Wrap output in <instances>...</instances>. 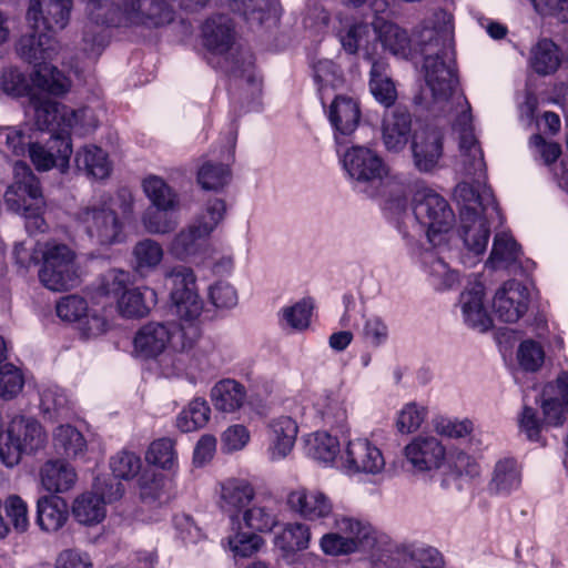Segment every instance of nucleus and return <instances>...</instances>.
Returning a JSON list of instances; mask_svg holds the SVG:
<instances>
[{
  "mask_svg": "<svg viewBox=\"0 0 568 568\" xmlns=\"http://www.w3.org/2000/svg\"><path fill=\"white\" fill-rule=\"evenodd\" d=\"M172 280L171 292L173 312L185 322L181 325H165L151 322L143 325L133 339L134 354L141 358H153L170 345L175 352L191 349L199 338V327L194 321L202 312V301L196 290V277L192 268L178 265L168 272Z\"/></svg>",
  "mask_w": 568,
  "mask_h": 568,
  "instance_id": "obj_1",
  "label": "nucleus"
},
{
  "mask_svg": "<svg viewBox=\"0 0 568 568\" xmlns=\"http://www.w3.org/2000/svg\"><path fill=\"white\" fill-rule=\"evenodd\" d=\"M342 162L359 192L369 197H382L384 209L395 216L407 214L408 185L400 176L389 173L375 151L366 146H352L344 153Z\"/></svg>",
  "mask_w": 568,
  "mask_h": 568,
  "instance_id": "obj_2",
  "label": "nucleus"
},
{
  "mask_svg": "<svg viewBox=\"0 0 568 568\" xmlns=\"http://www.w3.org/2000/svg\"><path fill=\"white\" fill-rule=\"evenodd\" d=\"M459 171L471 178V182H460L454 191L459 205V234L465 246L479 255L487 248L490 235L489 220L493 219V214L498 215V206L490 187L486 185L485 162L480 171H468L465 163H460Z\"/></svg>",
  "mask_w": 568,
  "mask_h": 568,
  "instance_id": "obj_3",
  "label": "nucleus"
},
{
  "mask_svg": "<svg viewBox=\"0 0 568 568\" xmlns=\"http://www.w3.org/2000/svg\"><path fill=\"white\" fill-rule=\"evenodd\" d=\"M423 94L430 95L435 104H443V111L454 114L453 129L458 134L459 162L467 170L480 171L484 168V154L474 133L470 104L459 88L456 73H425Z\"/></svg>",
  "mask_w": 568,
  "mask_h": 568,
  "instance_id": "obj_4",
  "label": "nucleus"
},
{
  "mask_svg": "<svg viewBox=\"0 0 568 568\" xmlns=\"http://www.w3.org/2000/svg\"><path fill=\"white\" fill-rule=\"evenodd\" d=\"M48 92H39L34 101H30L34 110V123L41 131L53 132V135H70L73 130L80 135L92 132L98 120L89 108L74 110L60 102L44 99Z\"/></svg>",
  "mask_w": 568,
  "mask_h": 568,
  "instance_id": "obj_5",
  "label": "nucleus"
},
{
  "mask_svg": "<svg viewBox=\"0 0 568 568\" xmlns=\"http://www.w3.org/2000/svg\"><path fill=\"white\" fill-rule=\"evenodd\" d=\"M415 37L424 55L422 71H454V61L444 51L454 37L452 13L443 9L434 11L420 23Z\"/></svg>",
  "mask_w": 568,
  "mask_h": 568,
  "instance_id": "obj_6",
  "label": "nucleus"
},
{
  "mask_svg": "<svg viewBox=\"0 0 568 568\" xmlns=\"http://www.w3.org/2000/svg\"><path fill=\"white\" fill-rule=\"evenodd\" d=\"M112 197L102 196L79 209L75 221L89 241L104 248L123 243L126 239L122 219L111 206Z\"/></svg>",
  "mask_w": 568,
  "mask_h": 568,
  "instance_id": "obj_7",
  "label": "nucleus"
},
{
  "mask_svg": "<svg viewBox=\"0 0 568 568\" xmlns=\"http://www.w3.org/2000/svg\"><path fill=\"white\" fill-rule=\"evenodd\" d=\"M413 215L417 227L425 233L428 242L440 246L455 223V213L448 201L436 191L424 187L413 199Z\"/></svg>",
  "mask_w": 568,
  "mask_h": 568,
  "instance_id": "obj_8",
  "label": "nucleus"
},
{
  "mask_svg": "<svg viewBox=\"0 0 568 568\" xmlns=\"http://www.w3.org/2000/svg\"><path fill=\"white\" fill-rule=\"evenodd\" d=\"M36 253L40 254L41 261L38 277L45 288L63 292L79 284L77 256L68 245L57 242L39 243Z\"/></svg>",
  "mask_w": 568,
  "mask_h": 568,
  "instance_id": "obj_9",
  "label": "nucleus"
},
{
  "mask_svg": "<svg viewBox=\"0 0 568 568\" xmlns=\"http://www.w3.org/2000/svg\"><path fill=\"white\" fill-rule=\"evenodd\" d=\"M13 183L4 194V202L9 210L24 216L27 229L31 226L41 229L43 220L41 212L44 205L39 180L29 165L17 161L13 165Z\"/></svg>",
  "mask_w": 568,
  "mask_h": 568,
  "instance_id": "obj_10",
  "label": "nucleus"
},
{
  "mask_svg": "<svg viewBox=\"0 0 568 568\" xmlns=\"http://www.w3.org/2000/svg\"><path fill=\"white\" fill-rule=\"evenodd\" d=\"M47 434L33 417L13 416L0 437V458L8 467L18 465L23 455H30L44 447Z\"/></svg>",
  "mask_w": 568,
  "mask_h": 568,
  "instance_id": "obj_11",
  "label": "nucleus"
},
{
  "mask_svg": "<svg viewBox=\"0 0 568 568\" xmlns=\"http://www.w3.org/2000/svg\"><path fill=\"white\" fill-rule=\"evenodd\" d=\"M72 87L65 73H1L0 88L10 97H28L34 101L39 92L63 95Z\"/></svg>",
  "mask_w": 568,
  "mask_h": 568,
  "instance_id": "obj_12",
  "label": "nucleus"
},
{
  "mask_svg": "<svg viewBox=\"0 0 568 568\" xmlns=\"http://www.w3.org/2000/svg\"><path fill=\"white\" fill-rule=\"evenodd\" d=\"M124 27L159 30L170 26L175 11L168 0H124Z\"/></svg>",
  "mask_w": 568,
  "mask_h": 568,
  "instance_id": "obj_13",
  "label": "nucleus"
},
{
  "mask_svg": "<svg viewBox=\"0 0 568 568\" xmlns=\"http://www.w3.org/2000/svg\"><path fill=\"white\" fill-rule=\"evenodd\" d=\"M377 37L375 18L371 24L366 22L351 24L339 34V41L346 52L351 54L362 52L364 59L371 62V71H379L386 68V64L379 55Z\"/></svg>",
  "mask_w": 568,
  "mask_h": 568,
  "instance_id": "obj_14",
  "label": "nucleus"
},
{
  "mask_svg": "<svg viewBox=\"0 0 568 568\" xmlns=\"http://www.w3.org/2000/svg\"><path fill=\"white\" fill-rule=\"evenodd\" d=\"M382 141L388 152L399 153L414 139L413 115L408 108L394 105L386 109L382 119Z\"/></svg>",
  "mask_w": 568,
  "mask_h": 568,
  "instance_id": "obj_15",
  "label": "nucleus"
},
{
  "mask_svg": "<svg viewBox=\"0 0 568 568\" xmlns=\"http://www.w3.org/2000/svg\"><path fill=\"white\" fill-rule=\"evenodd\" d=\"M339 460L341 467L348 474H377L385 466L381 449L365 438L349 440Z\"/></svg>",
  "mask_w": 568,
  "mask_h": 568,
  "instance_id": "obj_16",
  "label": "nucleus"
},
{
  "mask_svg": "<svg viewBox=\"0 0 568 568\" xmlns=\"http://www.w3.org/2000/svg\"><path fill=\"white\" fill-rule=\"evenodd\" d=\"M71 10L72 0H30L26 18L30 29L62 30Z\"/></svg>",
  "mask_w": 568,
  "mask_h": 568,
  "instance_id": "obj_17",
  "label": "nucleus"
},
{
  "mask_svg": "<svg viewBox=\"0 0 568 568\" xmlns=\"http://www.w3.org/2000/svg\"><path fill=\"white\" fill-rule=\"evenodd\" d=\"M529 291L518 281L506 282L495 294L494 313L504 323H516L528 310Z\"/></svg>",
  "mask_w": 568,
  "mask_h": 568,
  "instance_id": "obj_18",
  "label": "nucleus"
},
{
  "mask_svg": "<svg viewBox=\"0 0 568 568\" xmlns=\"http://www.w3.org/2000/svg\"><path fill=\"white\" fill-rule=\"evenodd\" d=\"M72 154L70 135H52L47 145L31 143L29 155L38 171H49L52 168L65 172Z\"/></svg>",
  "mask_w": 568,
  "mask_h": 568,
  "instance_id": "obj_19",
  "label": "nucleus"
},
{
  "mask_svg": "<svg viewBox=\"0 0 568 568\" xmlns=\"http://www.w3.org/2000/svg\"><path fill=\"white\" fill-rule=\"evenodd\" d=\"M290 509L305 520H322L333 514V503L322 490L298 487L287 496Z\"/></svg>",
  "mask_w": 568,
  "mask_h": 568,
  "instance_id": "obj_20",
  "label": "nucleus"
},
{
  "mask_svg": "<svg viewBox=\"0 0 568 568\" xmlns=\"http://www.w3.org/2000/svg\"><path fill=\"white\" fill-rule=\"evenodd\" d=\"M21 60L34 68L45 67L58 52L57 41L42 29H31L16 43Z\"/></svg>",
  "mask_w": 568,
  "mask_h": 568,
  "instance_id": "obj_21",
  "label": "nucleus"
},
{
  "mask_svg": "<svg viewBox=\"0 0 568 568\" xmlns=\"http://www.w3.org/2000/svg\"><path fill=\"white\" fill-rule=\"evenodd\" d=\"M412 151L417 170L432 172L443 155V132L437 128H425L415 132Z\"/></svg>",
  "mask_w": 568,
  "mask_h": 568,
  "instance_id": "obj_22",
  "label": "nucleus"
},
{
  "mask_svg": "<svg viewBox=\"0 0 568 568\" xmlns=\"http://www.w3.org/2000/svg\"><path fill=\"white\" fill-rule=\"evenodd\" d=\"M124 494V487L121 483L111 485V491L105 493L104 497L87 493L77 497L72 505L74 518L82 525H95L105 517V503L114 501Z\"/></svg>",
  "mask_w": 568,
  "mask_h": 568,
  "instance_id": "obj_23",
  "label": "nucleus"
},
{
  "mask_svg": "<svg viewBox=\"0 0 568 568\" xmlns=\"http://www.w3.org/2000/svg\"><path fill=\"white\" fill-rule=\"evenodd\" d=\"M212 225L213 222L203 223L197 230L191 223L183 227L172 239L169 245L170 254L181 261L201 255L206 247L207 239L212 234Z\"/></svg>",
  "mask_w": 568,
  "mask_h": 568,
  "instance_id": "obj_24",
  "label": "nucleus"
},
{
  "mask_svg": "<svg viewBox=\"0 0 568 568\" xmlns=\"http://www.w3.org/2000/svg\"><path fill=\"white\" fill-rule=\"evenodd\" d=\"M254 498L255 490L245 479L230 478L221 484L219 505L232 520H239Z\"/></svg>",
  "mask_w": 568,
  "mask_h": 568,
  "instance_id": "obj_25",
  "label": "nucleus"
},
{
  "mask_svg": "<svg viewBox=\"0 0 568 568\" xmlns=\"http://www.w3.org/2000/svg\"><path fill=\"white\" fill-rule=\"evenodd\" d=\"M405 456L417 470H433L443 464L445 448L436 437L418 436L405 447Z\"/></svg>",
  "mask_w": 568,
  "mask_h": 568,
  "instance_id": "obj_26",
  "label": "nucleus"
},
{
  "mask_svg": "<svg viewBox=\"0 0 568 568\" xmlns=\"http://www.w3.org/2000/svg\"><path fill=\"white\" fill-rule=\"evenodd\" d=\"M297 433L298 426L290 416H280L268 423V453L272 460H280L291 453Z\"/></svg>",
  "mask_w": 568,
  "mask_h": 568,
  "instance_id": "obj_27",
  "label": "nucleus"
},
{
  "mask_svg": "<svg viewBox=\"0 0 568 568\" xmlns=\"http://www.w3.org/2000/svg\"><path fill=\"white\" fill-rule=\"evenodd\" d=\"M541 408L545 422L552 426H561L565 422V409L568 412V373L558 375L554 384L545 386Z\"/></svg>",
  "mask_w": 568,
  "mask_h": 568,
  "instance_id": "obj_28",
  "label": "nucleus"
},
{
  "mask_svg": "<svg viewBox=\"0 0 568 568\" xmlns=\"http://www.w3.org/2000/svg\"><path fill=\"white\" fill-rule=\"evenodd\" d=\"M328 120L335 130V140L339 143V136L354 133L361 120V109L356 100L337 95L328 110Z\"/></svg>",
  "mask_w": 568,
  "mask_h": 568,
  "instance_id": "obj_29",
  "label": "nucleus"
},
{
  "mask_svg": "<svg viewBox=\"0 0 568 568\" xmlns=\"http://www.w3.org/2000/svg\"><path fill=\"white\" fill-rule=\"evenodd\" d=\"M459 304L467 325L480 331L491 326V320L484 307V285L476 282L466 288L459 297Z\"/></svg>",
  "mask_w": 568,
  "mask_h": 568,
  "instance_id": "obj_30",
  "label": "nucleus"
},
{
  "mask_svg": "<svg viewBox=\"0 0 568 568\" xmlns=\"http://www.w3.org/2000/svg\"><path fill=\"white\" fill-rule=\"evenodd\" d=\"M245 526L260 532L272 531L278 524L276 503L272 498H254L240 516Z\"/></svg>",
  "mask_w": 568,
  "mask_h": 568,
  "instance_id": "obj_31",
  "label": "nucleus"
},
{
  "mask_svg": "<svg viewBox=\"0 0 568 568\" xmlns=\"http://www.w3.org/2000/svg\"><path fill=\"white\" fill-rule=\"evenodd\" d=\"M69 519V507L59 496H44L37 503V524L41 530L55 532L61 529Z\"/></svg>",
  "mask_w": 568,
  "mask_h": 568,
  "instance_id": "obj_32",
  "label": "nucleus"
},
{
  "mask_svg": "<svg viewBox=\"0 0 568 568\" xmlns=\"http://www.w3.org/2000/svg\"><path fill=\"white\" fill-rule=\"evenodd\" d=\"M204 45L214 52L224 53L234 43V27L226 16L207 19L202 28Z\"/></svg>",
  "mask_w": 568,
  "mask_h": 568,
  "instance_id": "obj_33",
  "label": "nucleus"
},
{
  "mask_svg": "<svg viewBox=\"0 0 568 568\" xmlns=\"http://www.w3.org/2000/svg\"><path fill=\"white\" fill-rule=\"evenodd\" d=\"M213 406L223 413L239 410L246 400V389L240 382L225 378L217 382L211 389Z\"/></svg>",
  "mask_w": 568,
  "mask_h": 568,
  "instance_id": "obj_34",
  "label": "nucleus"
},
{
  "mask_svg": "<svg viewBox=\"0 0 568 568\" xmlns=\"http://www.w3.org/2000/svg\"><path fill=\"white\" fill-rule=\"evenodd\" d=\"M521 485V468L510 457L498 460L495 465L488 489L491 494L508 496Z\"/></svg>",
  "mask_w": 568,
  "mask_h": 568,
  "instance_id": "obj_35",
  "label": "nucleus"
},
{
  "mask_svg": "<svg viewBox=\"0 0 568 568\" xmlns=\"http://www.w3.org/2000/svg\"><path fill=\"white\" fill-rule=\"evenodd\" d=\"M333 529L342 532L347 539H353L359 551L372 547L376 540L371 524L357 517L336 515Z\"/></svg>",
  "mask_w": 568,
  "mask_h": 568,
  "instance_id": "obj_36",
  "label": "nucleus"
},
{
  "mask_svg": "<svg viewBox=\"0 0 568 568\" xmlns=\"http://www.w3.org/2000/svg\"><path fill=\"white\" fill-rule=\"evenodd\" d=\"M41 483L50 493H64L73 487L77 474L72 466L63 460H49L41 468Z\"/></svg>",
  "mask_w": 568,
  "mask_h": 568,
  "instance_id": "obj_37",
  "label": "nucleus"
},
{
  "mask_svg": "<svg viewBox=\"0 0 568 568\" xmlns=\"http://www.w3.org/2000/svg\"><path fill=\"white\" fill-rule=\"evenodd\" d=\"M377 43L384 51L395 57L407 58L409 53V38L407 32L397 24L376 17Z\"/></svg>",
  "mask_w": 568,
  "mask_h": 568,
  "instance_id": "obj_38",
  "label": "nucleus"
},
{
  "mask_svg": "<svg viewBox=\"0 0 568 568\" xmlns=\"http://www.w3.org/2000/svg\"><path fill=\"white\" fill-rule=\"evenodd\" d=\"M164 256L162 245L152 239L135 243L132 250L133 270L141 276H148L161 264Z\"/></svg>",
  "mask_w": 568,
  "mask_h": 568,
  "instance_id": "obj_39",
  "label": "nucleus"
},
{
  "mask_svg": "<svg viewBox=\"0 0 568 568\" xmlns=\"http://www.w3.org/2000/svg\"><path fill=\"white\" fill-rule=\"evenodd\" d=\"M75 164L79 170L94 179H105L112 171V164L108 153L100 146L89 144L84 145L75 153Z\"/></svg>",
  "mask_w": 568,
  "mask_h": 568,
  "instance_id": "obj_40",
  "label": "nucleus"
},
{
  "mask_svg": "<svg viewBox=\"0 0 568 568\" xmlns=\"http://www.w3.org/2000/svg\"><path fill=\"white\" fill-rule=\"evenodd\" d=\"M422 260L429 281L437 291L450 290L459 282L458 273L450 270L435 252H424Z\"/></svg>",
  "mask_w": 568,
  "mask_h": 568,
  "instance_id": "obj_41",
  "label": "nucleus"
},
{
  "mask_svg": "<svg viewBox=\"0 0 568 568\" xmlns=\"http://www.w3.org/2000/svg\"><path fill=\"white\" fill-rule=\"evenodd\" d=\"M40 408L44 416L50 420L68 418L71 414V404L64 390L50 385L40 392Z\"/></svg>",
  "mask_w": 568,
  "mask_h": 568,
  "instance_id": "obj_42",
  "label": "nucleus"
},
{
  "mask_svg": "<svg viewBox=\"0 0 568 568\" xmlns=\"http://www.w3.org/2000/svg\"><path fill=\"white\" fill-rule=\"evenodd\" d=\"M322 420L332 427H342L347 419L345 400L339 392H326L315 403Z\"/></svg>",
  "mask_w": 568,
  "mask_h": 568,
  "instance_id": "obj_43",
  "label": "nucleus"
},
{
  "mask_svg": "<svg viewBox=\"0 0 568 568\" xmlns=\"http://www.w3.org/2000/svg\"><path fill=\"white\" fill-rule=\"evenodd\" d=\"M307 455L323 465H332L341 453L336 437L326 432H317L306 440Z\"/></svg>",
  "mask_w": 568,
  "mask_h": 568,
  "instance_id": "obj_44",
  "label": "nucleus"
},
{
  "mask_svg": "<svg viewBox=\"0 0 568 568\" xmlns=\"http://www.w3.org/2000/svg\"><path fill=\"white\" fill-rule=\"evenodd\" d=\"M520 256V247L515 239L506 233H497L487 263L495 270L507 268L515 264Z\"/></svg>",
  "mask_w": 568,
  "mask_h": 568,
  "instance_id": "obj_45",
  "label": "nucleus"
},
{
  "mask_svg": "<svg viewBox=\"0 0 568 568\" xmlns=\"http://www.w3.org/2000/svg\"><path fill=\"white\" fill-rule=\"evenodd\" d=\"M143 191L154 207L160 210H176L179 197L166 182L156 175H149L143 180Z\"/></svg>",
  "mask_w": 568,
  "mask_h": 568,
  "instance_id": "obj_46",
  "label": "nucleus"
},
{
  "mask_svg": "<svg viewBox=\"0 0 568 568\" xmlns=\"http://www.w3.org/2000/svg\"><path fill=\"white\" fill-rule=\"evenodd\" d=\"M54 447L69 458L82 457L87 450L83 435L71 425H60L53 434Z\"/></svg>",
  "mask_w": 568,
  "mask_h": 568,
  "instance_id": "obj_47",
  "label": "nucleus"
},
{
  "mask_svg": "<svg viewBox=\"0 0 568 568\" xmlns=\"http://www.w3.org/2000/svg\"><path fill=\"white\" fill-rule=\"evenodd\" d=\"M211 409L206 400L193 399L176 417V427L183 432H194L206 425L210 419Z\"/></svg>",
  "mask_w": 568,
  "mask_h": 568,
  "instance_id": "obj_48",
  "label": "nucleus"
},
{
  "mask_svg": "<svg viewBox=\"0 0 568 568\" xmlns=\"http://www.w3.org/2000/svg\"><path fill=\"white\" fill-rule=\"evenodd\" d=\"M310 541V527L302 523L287 524L276 538V545L285 552L305 550Z\"/></svg>",
  "mask_w": 568,
  "mask_h": 568,
  "instance_id": "obj_49",
  "label": "nucleus"
},
{
  "mask_svg": "<svg viewBox=\"0 0 568 568\" xmlns=\"http://www.w3.org/2000/svg\"><path fill=\"white\" fill-rule=\"evenodd\" d=\"M231 181L229 164L207 161L199 169L197 182L204 190L219 191Z\"/></svg>",
  "mask_w": 568,
  "mask_h": 568,
  "instance_id": "obj_50",
  "label": "nucleus"
},
{
  "mask_svg": "<svg viewBox=\"0 0 568 568\" xmlns=\"http://www.w3.org/2000/svg\"><path fill=\"white\" fill-rule=\"evenodd\" d=\"M534 71H556L560 64L558 47L549 39L539 40L531 49Z\"/></svg>",
  "mask_w": 568,
  "mask_h": 568,
  "instance_id": "obj_51",
  "label": "nucleus"
},
{
  "mask_svg": "<svg viewBox=\"0 0 568 568\" xmlns=\"http://www.w3.org/2000/svg\"><path fill=\"white\" fill-rule=\"evenodd\" d=\"M130 273L122 270H110L104 273L97 286V295L116 301L130 284Z\"/></svg>",
  "mask_w": 568,
  "mask_h": 568,
  "instance_id": "obj_52",
  "label": "nucleus"
},
{
  "mask_svg": "<svg viewBox=\"0 0 568 568\" xmlns=\"http://www.w3.org/2000/svg\"><path fill=\"white\" fill-rule=\"evenodd\" d=\"M2 511L9 523V529L14 528L18 532H24L29 528V516L27 503L18 495H10L2 503Z\"/></svg>",
  "mask_w": 568,
  "mask_h": 568,
  "instance_id": "obj_53",
  "label": "nucleus"
},
{
  "mask_svg": "<svg viewBox=\"0 0 568 568\" xmlns=\"http://www.w3.org/2000/svg\"><path fill=\"white\" fill-rule=\"evenodd\" d=\"M313 311V302L311 300H302L282 310L281 323L284 327L293 331H303L308 327Z\"/></svg>",
  "mask_w": 568,
  "mask_h": 568,
  "instance_id": "obj_54",
  "label": "nucleus"
},
{
  "mask_svg": "<svg viewBox=\"0 0 568 568\" xmlns=\"http://www.w3.org/2000/svg\"><path fill=\"white\" fill-rule=\"evenodd\" d=\"M170 210L148 209L142 216V224L151 234H166L175 230L179 222L169 215Z\"/></svg>",
  "mask_w": 568,
  "mask_h": 568,
  "instance_id": "obj_55",
  "label": "nucleus"
},
{
  "mask_svg": "<svg viewBox=\"0 0 568 568\" xmlns=\"http://www.w3.org/2000/svg\"><path fill=\"white\" fill-rule=\"evenodd\" d=\"M110 468L114 477L128 480L139 474L141 458L135 453L124 449L111 458Z\"/></svg>",
  "mask_w": 568,
  "mask_h": 568,
  "instance_id": "obj_56",
  "label": "nucleus"
},
{
  "mask_svg": "<svg viewBox=\"0 0 568 568\" xmlns=\"http://www.w3.org/2000/svg\"><path fill=\"white\" fill-rule=\"evenodd\" d=\"M270 7V0H231L230 9L252 24H262Z\"/></svg>",
  "mask_w": 568,
  "mask_h": 568,
  "instance_id": "obj_57",
  "label": "nucleus"
},
{
  "mask_svg": "<svg viewBox=\"0 0 568 568\" xmlns=\"http://www.w3.org/2000/svg\"><path fill=\"white\" fill-rule=\"evenodd\" d=\"M24 377L22 372L12 364H6L0 368V397L9 400L14 398L23 388Z\"/></svg>",
  "mask_w": 568,
  "mask_h": 568,
  "instance_id": "obj_58",
  "label": "nucleus"
},
{
  "mask_svg": "<svg viewBox=\"0 0 568 568\" xmlns=\"http://www.w3.org/2000/svg\"><path fill=\"white\" fill-rule=\"evenodd\" d=\"M369 89L374 98L387 109L394 106L397 90L394 81L386 73H372Z\"/></svg>",
  "mask_w": 568,
  "mask_h": 568,
  "instance_id": "obj_59",
  "label": "nucleus"
},
{
  "mask_svg": "<svg viewBox=\"0 0 568 568\" xmlns=\"http://www.w3.org/2000/svg\"><path fill=\"white\" fill-rule=\"evenodd\" d=\"M145 458L150 464L161 468H171L176 459L174 442L170 438H161L153 442Z\"/></svg>",
  "mask_w": 568,
  "mask_h": 568,
  "instance_id": "obj_60",
  "label": "nucleus"
},
{
  "mask_svg": "<svg viewBox=\"0 0 568 568\" xmlns=\"http://www.w3.org/2000/svg\"><path fill=\"white\" fill-rule=\"evenodd\" d=\"M118 311L123 317H142L148 313L143 295L138 288H126L116 300Z\"/></svg>",
  "mask_w": 568,
  "mask_h": 568,
  "instance_id": "obj_61",
  "label": "nucleus"
},
{
  "mask_svg": "<svg viewBox=\"0 0 568 568\" xmlns=\"http://www.w3.org/2000/svg\"><path fill=\"white\" fill-rule=\"evenodd\" d=\"M28 138L22 130L16 128H1L0 129V152L6 156L13 155L20 156L26 153Z\"/></svg>",
  "mask_w": 568,
  "mask_h": 568,
  "instance_id": "obj_62",
  "label": "nucleus"
},
{
  "mask_svg": "<svg viewBox=\"0 0 568 568\" xmlns=\"http://www.w3.org/2000/svg\"><path fill=\"white\" fill-rule=\"evenodd\" d=\"M57 315L65 322H80L87 315L88 304L78 295L62 297L55 306Z\"/></svg>",
  "mask_w": 568,
  "mask_h": 568,
  "instance_id": "obj_63",
  "label": "nucleus"
},
{
  "mask_svg": "<svg viewBox=\"0 0 568 568\" xmlns=\"http://www.w3.org/2000/svg\"><path fill=\"white\" fill-rule=\"evenodd\" d=\"M426 416V407L419 406L416 403H408L399 412L397 428L400 433H413L422 426Z\"/></svg>",
  "mask_w": 568,
  "mask_h": 568,
  "instance_id": "obj_64",
  "label": "nucleus"
}]
</instances>
